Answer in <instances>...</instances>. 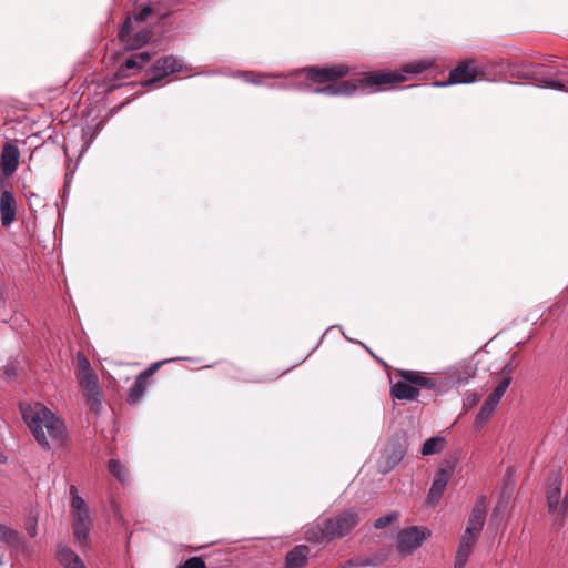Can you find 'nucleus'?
I'll return each mask as SVG.
<instances>
[{
	"mask_svg": "<svg viewBox=\"0 0 568 568\" xmlns=\"http://www.w3.org/2000/svg\"><path fill=\"white\" fill-rule=\"evenodd\" d=\"M20 410L23 422L43 449H50L52 445L64 446L68 443V429L63 418L42 403L21 404Z\"/></svg>",
	"mask_w": 568,
	"mask_h": 568,
	"instance_id": "obj_1",
	"label": "nucleus"
},
{
	"mask_svg": "<svg viewBox=\"0 0 568 568\" xmlns=\"http://www.w3.org/2000/svg\"><path fill=\"white\" fill-rule=\"evenodd\" d=\"M359 523V513L355 509L342 511L335 517L325 518L315 527L305 530V539L310 542H324L341 539L348 535Z\"/></svg>",
	"mask_w": 568,
	"mask_h": 568,
	"instance_id": "obj_2",
	"label": "nucleus"
},
{
	"mask_svg": "<svg viewBox=\"0 0 568 568\" xmlns=\"http://www.w3.org/2000/svg\"><path fill=\"white\" fill-rule=\"evenodd\" d=\"M406 77L393 72H371L362 78L358 83L354 81H342L324 87H317L312 90L314 94H326V95H352L359 88L362 91L367 88L390 84L396 82L405 81Z\"/></svg>",
	"mask_w": 568,
	"mask_h": 568,
	"instance_id": "obj_3",
	"label": "nucleus"
},
{
	"mask_svg": "<svg viewBox=\"0 0 568 568\" xmlns=\"http://www.w3.org/2000/svg\"><path fill=\"white\" fill-rule=\"evenodd\" d=\"M71 515L74 540L79 546H83L89 539L93 521L85 501L80 496H73V500L71 501Z\"/></svg>",
	"mask_w": 568,
	"mask_h": 568,
	"instance_id": "obj_4",
	"label": "nucleus"
},
{
	"mask_svg": "<svg viewBox=\"0 0 568 568\" xmlns=\"http://www.w3.org/2000/svg\"><path fill=\"white\" fill-rule=\"evenodd\" d=\"M485 75V68L474 60H466L454 68L445 81H435L434 87H447L450 84L473 83Z\"/></svg>",
	"mask_w": 568,
	"mask_h": 568,
	"instance_id": "obj_5",
	"label": "nucleus"
},
{
	"mask_svg": "<svg viewBox=\"0 0 568 568\" xmlns=\"http://www.w3.org/2000/svg\"><path fill=\"white\" fill-rule=\"evenodd\" d=\"M432 535L424 526H410L400 530L396 537V548L400 554H412L418 549Z\"/></svg>",
	"mask_w": 568,
	"mask_h": 568,
	"instance_id": "obj_6",
	"label": "nucleus"
},
{
	"mask_svg": "<svg viewBox=\"0 0 568 568\" xmlns=\"http://www.w3.org/2000/svg\"><path fill=\"white\" fill-rule=\"evenodd\" d=\"M182 68L181 61L172 55L156 60L151 69L150 77L143 81L144 87H150L161 81L166 75L179 72Z\"/></svg>",
	"mask_w": 568,
	"mask_h": 568,
	"instance_id": "obj_7",
	"label": "nucleus"
},
{
	"mask_svg": "<svg viewBox=\"0 0 568 568\" xmlns=\"http://www.w3.org/2000/svg\"><path fill=\"white\" fill-rule=\"evenodd\" d=\"M476 374L471 362L463 361L450 367L444 376L447 389L467 384Z\"/></svg>",
	"mask_w": 568,
	"mask_h": 568,
	"instance_id": "obj_8",
	"label": "nucleus"
},
{
	"mask_svg": "<svg viewBox=\"0 0 568 568\" xmlns=\"http://www.w3.org/2000/svg\"><path fill=\"white\" fill-rule=\"evenodd\" d=\"M308 80L325 83L342 78L348 73V68L343 64L333 67H310L303 70Z\"/></svg>",
	"mask_w": 568,
	"mask_h": 568,
	"instance_id": "obj_9",
	"label": "nucleus"
},
{
	"mask_svg": "<svg viewBox=\"0 0 568 568\" xmlns=\"http://www.w3.org/2000/svg\"><path fill=\"white\" fill-rule=\"evenodd\" d=\"M453 471L454 468L452 466L438 468L427 495L428 504L434 506L440 500L446 486L453 476Z\"/></svg>",
	"mask_w": 568,
	"mask_h": 568,
	"instance_id": "obj_10",
	"label": "nucleus"
},
{
	"mask_svg": "<svg viewBox=\"0 0 568 568\" xmlns=\"http://www.w3.org/2000/svg\"><path fill=\"white\" fill-rule=\"evenodd\" d=\"M562 477L560 468L551 470L546 484V499L549 513H555L560 505Z\"/></svg>",
	"mask_w": 568,
	"mask_h": 568,
	"instance_id": "obj_11",
	"label": "nucleus"
},
{
	"mask_svg": "<svg viewBox=\"0 0 568 568\" xmlns=\"http://www.w3.org/2000/svg\"><path fill=\"white\" fill-rule=\"evenodd\" d=\"M486 516V497H480L474 505L471 513L468 517L467 526L465 532L477 536L485 523Z\"/></svg>",
	"mask_w": 568,
	"mask_h": 568,
	"instance_id": "obj_12",
	"label": "nucleus"
},
{
	"mask_svg": "<svg viewBox=\"0 0 568 568\" xmlns=\"http://www.w3.org/2000/svg\"><path fill=\"white\" fill-rule=\"evenodd\" d=\"M0 217L3 227H9L17 217L16 199L9 190H4L0 194Z\"/></svg>",
	"mask_w": 568,
	"mask_h": 568,
	"instance_id": "obj_13",
	"label": "nucleus"
},
{
	"mask_svg": "<svg viewBox=\"0 0 568 568\" xmlns=\"http://www.w3.org/2000/svg\"><path fill=\"white\" fill-rule=\"evenodd\" d=\"M20 152L16 144L6 142L1 152V165L6 176L12 175L19 165Z\"/></svg>",
	"mask_w": 568,
	"mask_h": 568,
	"instance_id": "obj_14",
	"label": "nucleus"
},
{
	"mask_svg": "<svg viewBox=\"0 0 568 568\" xmlns=\"http://www.w3.org/2000/svg\"><path fill=\"white\" fill-rule=\"evenodd\" d=\"M477 536L465 532L460 537L459 546L455 558V568H464L469 555L473 551V546Z\"/></svg>",
	"mask_w": 568,
	"mask_h": 568,
	"instance_id": "obj_15",
	"label": "nucleus"
},
{
	"mask_svg": "<svg viewBox=\"0 0 568 568\" xmlns=\"http://www.w3.org/2000/svg\"><path fill=\"white\" fill-rule=\"evenodd\" d=\"M310 548L306 545H297L285 557L286 568H302L308 561Z\"/></svg>",
	"mask_w": 568,
	"mask_h": 568,
	"instance_id": "obj_16",
	"label": "nucleus"
},
{
	"mask_svg": "<svg viewBox=\"0 0 568 568\" xmlns=\"http://www.w3.org/2000/svg\"><path fill=\"white\" fill-rule=\"evenodd\" d=\"M385 454L387 466L393 468L404 458L406 454V447L399 439H393L385 449Z\"/></svg>",
	"mask_w": 568,
	"mask_h": 568,
	"instance_id": "obj_17",
	"label": "nucleus"
},
{
	"mask_svg": "<svg viewBox=\"0 0 568 568\" xmlns=\"http://www.w3.org/2000/svg\"><path fill=\"white\" fill-rule=\"evenodd\" d=\"M57 558L64 568H85L80 557L69 547L60 546Z\"/></svg>",
	"mask_w": 568,
	"mask_h": 568,
	"instance_id": "obj_18",
	"label": "nucleus"
},
{
	"mask_svg": "<svg viewBox=\"0 0 568 568\" xmlns=\"http://www.w3.org/2000/svg\"><path fill=\"white\" fill-rule=\"evenodd\" d=\"M392 396L399 400H412L416 399L419 395V390L405 382H397L392 385Z\"/></svg>",
	"mask_w": 568,
	"mask_h": 568,
	"instance_id": "obj_19",
	"label": "nucleus"
},
{
	"mask_svg": "<svg viewBox=\"0 0 568 568\" xmlns=\"http://www.w3.org/2000/svg\"><path fill=\"white\" fill-rule=\"evenodd\" d=\"M419 381L420 382L417 385L419 387H423V388H426L429 390H434V392H438V393H444V392L448 390L446 381L443 375L435 376V377H427V376L422 375Z\"/></svg>",
	"mask_w": 568,
	"mask_h": 568,
	"instance_id": "obj_20",
	"label": "nucleus"
},
{
	"mask_svg": "<svg viewBox=\"0 0 568 568\" xmlns=\"http://www.w3.org/2000/svg\"><path fill=\"white\" fill-rule=\"evenodd\" d=\"M497 406V403L491 402L490 398L487 397L475 418V426L479 428L486 424L495 413Z\"/></svg>",
	"mask_w": 568,
	"mask_h": 568,
	"instance_id": "obj_21",
	"label": "nucleus"
},
{
	"mask_svg": "<svg viewBox=\"0 0 568 568\" xmlns=\"http://www.w3.org/2000/svg\"><path fill=\"white\" fill-rule=\"evenodd\" d=\"M445 447V438L442 436H434L425 440L422 446V455L429 456L440 453Z\"/></svg>",
	"mask_w": 568,
	"mask_h": 568,
	"instance_id": "obj_22",
	"label": "nucleus"
},
{
	"mask_svg": "<svg viewBox=\"0 0 568 568\" xmlns=\"http://www.w3.org/2000/svg\"><path fill=\"white\" fill-rule=\"evenodd\" d=\"M79 382L85 392L100 387L98 378L91 367H84L79 372Z\"/></svg>",
	"mask_w": 568,
	"mask_h": 568,
	"instance_id": "obj_23",
	"label": "nucleus"
},
{
	"mask_svg": "<svg viewBox=\"0 0 568 568\" xmlns=\"http://www.w3.org/2000/svg\"><path fill=\"white\" fill-rule=\"evenodd\" d=\"M145 390H146V382L136 377L133 385L131 386V388L129 390L128 402L130 404L138 403L144 395Z\"/></svg>",
	"mask_w": 568,
	"mask_h": 568,
	"instance_id": "obj_24",
	"label": "nucleus"
},
{
	"mask_svg": "<svg viewBox=\"0 0 568 568\" xmlns=\"http://www.w3.org/2000/svg\"><path fill=\"white\" fill-rule=\"evenodd\" d=\"M85 395H87V402L90 406V409L92 412H94L95 414H99L102 409V397H103L101 387L92 389V390H87Z\"/></svg>",
	"mask_w": 568,
	"mask_h": 568,
	"instance_id": "obj_25",
	"label": "nucleus"
},
{
	"mask_svg": "<svg viewBox=\"0 0 568 568\" xmlns=\"http://www.w3.org/2000/svg\"><path fill=\"white\" fill-rule=\"evenodd\" d=\"M109 471L116 477L121 483H126L129 479L125 467L116 459H110L108 464Z\"/></svg>",
	"mask_w": 568,
	"mask_h": 568,
	"instance_id": "obj_26",
	"label": "nucleus"
},
{
	"mask_svg": "<svg viewBox=\"0 0 568 568\" xmlns=\"http://www.w3.org/2000/svg\"><path fill=\"white\" fill-rule=\"evenodd\" d=\"M433 64H434L433 59H423V60L406 64L403 71L406 73L417 74V73H422V72L428 70L429 68L433 67Z\"/></svg>",
	"mask_w": 568,
	"mask_h": 568,
	"instance_id": "obj_27",
	"label": "nucleus"
},
{
	"mask_svg": "<svg viewBox=\"0 0 568 568\" xmlns=\"http://www.w3.org/2000/svg\"><path fill=\"white\" fill-rule=\"evenodd\" d=\"M511 383V377L506 376L504 377L498 385L494 388V390L488 395V398H490L491 402H495L499 404L501 397L506 393L507 388L509 387Z\"/></svg>",
	"mask_w": 568,
	"mask_h": 568,
	"instance_id": "obj_28",
	"label": "nucleus"
},
{
	"mask_svg": "<svg viewBox=\"0 0 568 568\" xmlns=\"http://www.w3.org/2000/svg\"><path fill=\"white\" fill-rule=\"evenodd\" d=\"M241 75L243 77L244 81L252 83V84H263V78H280L283 74L278 73H258L253 71H245L242 72Z\"/></svg>",
	"mask_w": 568,
	"mask_h": 568,
	"instance_id": "obj_29",
	"label": "nucleus"
},
{
	"mask_svg": "<svg viewBox=\"0 0 568 568\" xmlns=\"http://www.w3.org/2000/svg\"><path fill=\"white\" fill-rule=\"evenodd\" d=\"M0 540L13 546L20 542L18 531L3 524H0Z\"/></svg>",
	"mask_w": 568,
	"mask_h": 568,
	"instance_id": "obj_30",
	"label": "nucleus"
},
{
	"mask_svg": "<svg viewBox=\"0 0 568 568\" xmlns=\"http://www.w3.org/2000/svg\"><path fill=\"white\" fill-rule=\"evenodd\" d=\"M152 32L149 29L140 30L134 34L132 39H130V42L128 43L129 49H138L145 43L149 42L151 39Z\"/></svg>",
	"mask_w": 568,
	"mask_h": 568,
	"instance_id": "obj_31",
	"label": "nucleus"
},
{
	"mask_svg": "<svg viewBox=\"0 0 568 568\" xmlns=\"http://www.w3.org/2000/svg\"><path fill=\"white\" fill-rule=\"evenodd\" d=\"M398 517H399V514L396 511L381 516L375 520L374 527L376 529H383V528L387 527L388 525H390L392 523L396 521L398 519Z\"/></svg>",
	"mask_w": 568,
	"mask_h": 568,
	"instance_id": "obj_32",
	"label": "nucleus"
},
{
	"mask_svg": "<svg viewBox=\"0 0 568 568\" xmlns=\"http://www.w3.org/2000/svg\"><path fill=\"white\" fill-rule=\"evenodd\" d=\"M541 87L548 88V89H555L560 91H568V81L562 80H554L549 78H544L541 81Z\"/></svg>",
	"mask_w": 568,
	"mask_h": 568,
	"instance_id": "obj_33",
	"label": "nucleus"
},
{
	"mask_svg": "<svg viewBox=\"0 0 568 568\" xmlns=\"http://www.w3.org/2000/svg\"><path fill=\"white\" fill-rule=\"evenodd\" d=\"M399 376L407 383L413 385H418L420 382L419 378L422 376L420 372L417 371H408V369H400L398 371Z\"/></svg>",
	"mask_w": 568,
	"mask_h": 568,
	"instance_id": "obj_34",
	"label": "nucleus"
},
{
	"mask_svg": "<svg viewBox=\"0 0 568 568\" xmlns=\"http://www.w3.org/2000/svg\"><path fill=\"white\" fill-rule=\"evenodd\" d=\"M132 21L126 18L122 27L119 30V38L122 42L129 43L131 39Z\"/></svg>",
	"mask_w": 568,
	"mask_h": 568,
	"instance_id": "obj_35",
	"label": "nucleus"
},
{
	"mask_svg": "<svg viewBox=\"0 0 568 568\" xmlns=\"http://www.w3.org/2000/svg\"><path fill=\"white\" fill-rule=\"evenodd\" d=\"M133 69H140L135 55H132L124 61V63L119 68L118 74L120 77H126L125 71Z\"/></svg>",
	"mask_w": 568,
	"mask_h": 568,
	"instance_id": "obj_36",
	"label": "nucleus"
},
{
	"mask_svg": "<svg viewBox=\"0 0 568 568\" xmlns=\"http://www.w3.org/2000/svg\"><path fill=\"white\" fill-rule=\"evenodd\" d=\"M180 568H206V565L201 557H191Z\"/></svg>",
	"mask_w": 568,
	"mask_h": 568,
	"instance_id": "obj_37",
	"label": "nucleus"
},
{
	"mask_svg": "<svg viewBox=\"0 0 568 568\" xmlns=\"http://www.w3.org/2000/svg\"><path fill=\"white\" fill-rule=\"evenodd\" d=\"M152 13L150 4H141L138 13L134 14V20L139 22L145 21Z\"/></svg>",
	"mask_w": 568,
	"mask_h": 568,
	"instance_id": "obj_38",
	"label": "nucleus"
},
{
	"mask_svg": "<svg viewBox=\"0 0 568 568\" xmlns=\"http://www.w3.org/2000/svg\"><path fill=\"white\" fill-rule=\"evenodd\" d=\"M37 526H38V520H37V517L34 516H30L27 521H26V530L28 532V535L33 538L37 536Z\"/></svg>",
	"mask_w": 568,
	"mask_h": 568,
	"instance_id": "obj_39",
	"label": "nucleus"
},
{
	"mask_svg": "<svg viewBox=\"0 0 568 568\" xmlns=\"http://www.w3.org/2000/svg\"><path fill=\"white\" fill-rule=\"evenodd\" d=\"M162 362H156L152 364L150 367L141 372L136 377L141 378L142 381L146 382L150 376H152L158 368L161 366Z\"/></svg>",
	"mask_w": 568,
	"mask_h": 568,
	"instance_id": "obj_40",
	"label": "nucleus"
},
{
	"mask_svg": "<svg viewBox=\"0 0 568 568\" xmlns=\"http://www.w3.org/2000/svg\"><path fill=\"white\" fill-rule=\"evenodd\" d=\"M152 55L153 54L149 51H143V52L135 54V58L138 59L139 68L141 69L143 65L149 63L152 59Z\"/></svg>",
	"mask_w": 568,
	"mask_h": 568,
	"instance_id": "obj_41",
	"label": "nucleus"
},
{
	"mask_svg": "<svg viewBox=\"0 0 568 568\" xmlns=\"http://www.w3.org/2000/svg\"><path fill=\"white\" fill-rule=\"evenodd\" d=\"M78 362H79V372L83 369L84 367H90L89 361L85 358L84 355L79 354L78 355Z\"/></svg>",
	"mask_w": 568,
	"mask_h": 568,
	"instance_id": "obj_42",
	"label": "nucleus"
},
{
	"mask_svg": "<svg viewBox=\"0 0 568 568\" xmlns=\"http://www.w3.org/2000/svg\"><path fill=\"white\" fill-rule=\"evenodd\" d=\"M4 373L9 378L14 377L17 375L14 367L10 365H7L4 367Z\"/></svg>",
	"mask_w": 568,
	"mask_h": 568,
	"instance_id": "obj_43",
	"label": "nucleus"
},
{
	"mask_svg": "<svg viewBox=\"0 0 568 568\" xmlns=\"http://www.w3.org/2000/svg\"><path fill=\"white\" fill-rule=\"evenodd\" d=\"M511 371H513V366H511V364L509 363V364H506V365L503 367L501 373H507V374H509Z\"/></svg>",
	"mask_w": 568,
	"mask_h": 568,
	"instance_id": "obj_44",
	"label": "nucleus"
},
{
	"mask_svg": "<svg viewBox=\"0 0 568 568\" xmlns=\"http://www.w3.org/2000/svg\"><path fill=\"white\" fill-rule=\"evenodd\" d=\"M270 88H280V89H285L286 85L285 84H276V83H271L268 84Z\"/></svg>",
	"mask_w": 568,
	"mask_h": 568,
	"instance_id": "obj_45",
	"label": "nucleus"
},
{
	"mask_svg": "<svg viewBox=\"0 0 568 568\" xmlns=\"http://www.w3.org/2000/svg\"><path fill=\"white\" fill-rule=\"evenodd\" d=\"M70 493H71L72 497H73V496H78V491H77L75 486H71V488H70Z\"/></svg>",
	"mask_w": 568,
	"mask_h": 568,
	"instance_id": "obj_46",
	"label": "nucleus"
}]
</instances>
